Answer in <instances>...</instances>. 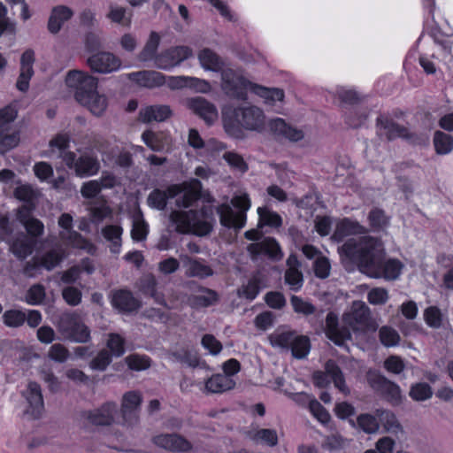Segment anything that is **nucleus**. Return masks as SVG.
Returning a JSON list of instances; mask_svg holds the SVG:
<instances>
[{"label":"nucleus","instance_id":"obj_1","mask_svg":"<svg viewBox=\"0 0 453 453\" xmlns=\"http://www.w3.org/2000/svg\"><path fill=\"white\" fill-rule=\"evenodd\" d=\"M380 245L371 236L349 238L339 250L342 255L356 262L360 271L372 278L395 280L401 273L403 265L397 259L381 262Z\"/></svg>","mask_w":453,"mask_h":453},{"label":"nucleus","instance_id":"obj_2","mask_svg":"<svg viewBox=\"0 0 453 453\" xmlns=\"http://www.w3.org/2000/svg\"><path fill=\"white\" fill-rule=\"evenodd\" d=\"M66 86L74 92L75 100L93 115L102 116L108 107L107 96L98 91V81L88 73L72 70L65 77Z\"/></svg>","mask_w":453,"mask_h":453},{"label":"nucleus","instance_id":"obj_3","mask_svg":"<svg viewBox=\"0 0 453 453\" xmlns=\"http://www.w3.org/2000/svg\"><path fill=\"white\" fill-rule=\"evenodd\" d=\"M170 220L180 234H194L198 236L208 235L213 228V210L211 206H203L201 210L188 211H173Z\"/></svg>","mask_w":453,"mask_h":453},{"label":"nucleus","instance_id":"obj_4","mask_svg":"<svg viewBox=\"0 0 453 453\" xmlns=\"http://www.w3.org/2000/svg\"><path fill=\"white\" fill-rule=\"evenodd\" d=\"M231 203L238 211H234L230 204L222 203L217 207V213L223 226L238 231L243 228L246 224V213L251 206V202L249 196L244 193L234 196Z\"/></svg>","mask_w":453,"mask_h":453},{"label":"nucleus","instance_id":"obj_5","mask_svg":"<svg viewBox=\"0 0 453 453\" xmlns=\"http://www.w3.org/2000/svg\"><path fill=\"white\" fill-rule=\"evenodd\" d=\"M17 111L12 105L0 109V155L14 149L19 142V134L13 122Z\"/></svg>","mask_w":453,"mask_h":453},{"label":"nucleus","instance_id":"obj_6","mask_svg":"<svg viewBox=\"0 0 453 453\" xmlns=\"http://www.w3.org/2000/svg\"><path fill=\"white\" fill-rule=\"evenodd\" d=\"M342 321L354 333L375 330L369 307L362 301H354L349 311L343 313Z\"/></svg>","mask_w":453,"mask_h":453},{"label":"nucleus","instance_id":"obj_7","mask_svg":"<svg viewBox=\"0 0 453 453\" xmlns=\"http://www.w3.org/2000/svg\"><path fill=\"white\" fill-rule=\"evenodd\" d=\"M273 346L291 350L294 357L302 359L307 357L311 349L310 339L296 332H278L270 337Z\"/></svg>","mask_w":453,"mask_h":453},{"label":"nucleus","instance_id":"obj_8","mask_svg":"<svg viewBox=\"0 0 453 453\" xmlns=\"http://www.w3.org/2000/svg\"><path fill=\"white\" fill-rule=\"evenodd\" d=\"M62 160L80 178L94 176L101 168L97 157L91 153H83L77 157L74 152H65Z\"/></svg>","mask_w":453,"mask_h":453},{"label":"nucleus","instance_id":"obj_9","mask_svg":"<svg viewBox=\"0 0 453 453\" xmlns=\"http://www.w3.org/2000/svg\"><path fill=\"white\" fill-rule=\"evenodd\" d=\"M221 88L223 91L230 97L240 100L246 99V88L251 86L250 82L242 76L240 70H234L226 67L221 70Z\"/></svg>","mask_w":453,"mask_h":453},{"label":"nucleus","instance_id":"obj_10","mask_svg":"<svg viewBox=\"0 0 453 453\" xmlns=\"http://www.w3.org/2000/svg\"><path fill=\"white\" fill-rule=\"evenodd\" d=\"M328 377L334 385L344 395L349 394V388L346 385L344 375L340 367L333 360H328L325 365V372H315L312 379L318 388H326L329 384Z\"/></svg>","mask_w":453,"mask_h":453},{"label":"nucleus","instance_id":"obj_11","mask_svg":"<svg viewBox=\"0 0 453 453\" xmlns=\"http://www.w3.org/2000/svg\"><path fill=\"white\" fill-rule=\"evenodd\" d=\"M142 403V395L139 391L132 390L123 395L120 413L124 425L132 426L138 423Z\"/></svg>","mask_w":453,"mask_h":453},{"label":"nucleus","instance_id":"obj_12","mask_svg":"<svg viewBox=\"0 0 453 453\" xmlns=\"http://www.w3.org/2000/svg\"><path fill=\"white\" fill-rule=\"evenodd\" d=\"M118 407L114 402H106L100 407L81 413L82 418L93 426H111L115 421Z\"/></svg>","mask_w":453,"mask_h":453},{"label":"nucleus","instance_id":"obj_13","mask_svg":"<svg viewBox=\"0 0 453 453\" xmlns=\"http://www.w3.org/2000/svg\"><path fill=\"white\" fill-rule=\"evenodd\" d=\"M369 383L376 390L380 391L384 397L393 405H398L403 401L400 387L387 378L373 373L368 378Z\"/></svg>","mask_w":453,"mask_h":453},{"label":"nucleus","instance_id":"obj_14","mask_svg":"<svg viewBox=\"0 0 453 453\" xmlns=\"http://www.w3.org/2000/svg\"><path fill=\"white\" fill-rule=\"evenodd\" d=\"M324 332L330 341L340 347L345 346L346 342L351 339L349 326L343 323L340 325L337 315L332 311L326 317Z\"/></svg>","mask_w":453,"mask_h":453},{"label":"nucleus","instance_id":"obj_15","mask_svg":"<svg viewBox=\"0 0 453 453\" xmlns=\"http://www.w3.org/2000/svg\"><path fill=\"white\" fill-rule=\"evenodd\" d=\"M192 50L188 46H176L162 51L156 58V67L162 70H170L188 59Z\"/></svg>","mask_w":453,"mask_h":453},{"label":"nucleus","instance_id":"obj_16","mask_svg":"<svg viewBox=\"0 0 453 453\" xmlns=\"http://www.w3.org/2000/svg\"><path fill=\"white\" fill-rule=\"evenodd\" d=\"M236 121L248 130L261 131L265 127V115L256 106L242 107L234 111Z\"/></svg>","mask_w":453,"mask_h":453},{"label":"nucleus","instance_id":"obj_17","mask_svg":"<svg viewBox=\"0 0 453 453\" xmlns=\"http://www.w3.org/2000/svg\"><path fill=\"white\" fill-rule=\"evenodd\" d=\"M88 65L92 71L100 73H109L119 69L121 61L112 53L101 51L88 58Z\"/></svg>","mask_w":453,"mask_h":453},{"label":"nucleus","instance_id":"obj_18","mask_svg":"<svg viewBox=\"0 0 453 453\" xmlns=\"http://www.w3.org/2000/svg\"><path fill=\"white\" fill-rule=\"evenodd\" d=\"M22 395L27 403V413L30 414L34 418L41 417L44 411V403L40 385L30 381L27 388L22 392Z\"/></svg>","mask_w":453,"mask_h":453},{"label":"nucleus","instance_id":"obj_19","mask_svg":"<svg viewBox=\"0 0 453 453\" xmlns=\"http://www.w3.org/2000/svg\"><path fill=\"white\" fill-rule=\"evenodd\" d=\"M58 225L62 228L59 233L61 240L74 248H85L86 241L79 233L73 230V217L69 213H63L59 217Z\"/></svg>","mask_w":453,"mask_h":453},{"label":"nucleus","instance_id":"obj_20","mask_svg":"<svg viewBox=\"0 0 453 453\" xmlns=\"http://www.w3.org/2000/svg\"><path fill=\"white\" fill-rule=\"evenodd\" d=\"M35 61V51L28 49L23 52L20 58V71L16 83L19 91L26 92L29 88V81L34 75V63Z\"/></svg>","mask_w":453,"mask_h":453},{"label":"nucleus","instance_id":"obj_21","mask_svg":"<svg viewBox=\"0 0 453 453\" xmlns=\"http://www.w3.org/2000/svg\"><path fill=\"white\" fill-rule=\"evenodd\" d=\"M287 270L285 272V283L292 291H298L303 285V275L301 271V262L295 254L288 256L287 261Z\"/></svg>","mask_w":453,"mask_h":453},{"label":"nucleus","instance_id":"obj_22","mask_svg":"<svg viewBox=\"0 0 453 453\" xmlns=\"http://www.w3.org/2000/svg\"><path fill=\"white\" fill-rule=\"evenodd\" d=\"M180 186L181 187V191L179 193L180 196L176 199L178 207L188 208L200 199L202 183L198 180L194 179Z\"/></svg>","mask_w":453,"mask_h":453},{"label":"nucleus","instance_id":"obj_23","mask_svg":"<svg viewBox=\"0 0 453 453\" xmlns=\"http://www.w3.org/2000/svg\"><path fill=\"white\" fill-rule=\"evenodd\" d=\"M219 300V295L211 288L198 287L188 296L187 303L193 309H201L214 305Z\"/></svg>","mask_w":453,"mask_h":453},{"label":"nucleus","instance_id":"obj_24","mask_svg":"<svg viewBox=\"0 0 453 453\" xmlns=\"http://www.w3.org/2000/svg\"><path fill=\"white\" fill-rule=\"evenodd\" d=\"M128 79L148 88L161 87L165 83V76L163 73L151 70L131 73L128 74Z\"/></svg>","mask_w":453,"mask_h":453},{"label":"nucleus","instance_id":"obj_25","mask_svg":"<svg viewBox=\"0 0 453 453\" xmlns=\"http://www.w3.org/2000/svg\"><path fill=\"white\" fill-rule=\"evenodd\" d=\"M248 251L253 256L267 255L274 260H280L283 257V252L273 238H265L260 242L250 244Z\"/></svg>","mask_w":453,"mask_h":453},{"label":"nucleus","instance_id":"obj_26","mask_svg":"<svg viewBox=\"0 0 453 453\" xmlns=\"http://www.w3.org/2000/svg\"><path fill=\"white\" fill-rule=\"evenodd\" d=\"M73 11L66 5H57L51 9L47 28L52 35H57L61 29L65 22L70 20L73 16Z\"/></svg>","mask_w":453,"mask_h":453},{"label":"nucleus","instance_id":"obj_27","mask_svg":"<svg viewBox=\"0 0 453 453\" xmlns=\"http://www.w3.org/2000/svg\"><path fill=\"white\" fill-rule=\"evenodd\" d=\"M152 441L157 446L171 451H188L191 449L190 442L176 434H159Z\"/></svg>","mask_w":453,"mask_h":453},{"label":"nucleus","instance_id":"obj_28","mask_svg":"<svg viewBox=\"0 0 453 453\" xmlns=\"http://www.w3.org/2000/svg\"><path fill=\"white\" fill-rule=\"evenodd\" d=\"M188 107L199 117L211 124L218 118V111L214 104L207 101L205 98L197 96L188 100Z\"/></svg>","mask_w":453,"mask_h":453},{"label":"nucleus","instance_id":"obj_29","mask_svg":"<svg viewBox=\"0 0 453 453\" xmlns=\"http://www.w3.org/2000/svg\"><path fill=\"white\" fill-rule=\"evenodd\" d=\"M180 191L181 187L178 185L169 186L166 190L156 188L149 195L147 199L148 204L151 208L164 210L166 207L167 199L179 196Z\"/></svg>","mask_w":453,"mask_h":453},{"label":"nucleus","instance_id":"obj_30","mask_svg":"<svg viewBox=\"0 0 453 453\" xmlns=\"http://www.w3.org/2000/svg\"><path fill=\"white\" fill-rule=\"evenodd\" d=\"M111 304L116 309L127 312L136 311L141 306L140 301L126 289H119L112 293Z\"/></svg>","mask_w":453,"mask_h":453},{"label":"nucleus","instance_id":"obj_31","mask_svg":"<svg viewBox=\"0 0 453 453\" xmlns=\"http://www.w3.org/2000/svg\"><path fill=\"white\" fill-rule=\"evenodd\" d=\"M157 281L153 274H145L137 282V288L140 292L152 297L157 304L167 307L165 296L157 290Z\"/></svg>","mask_w":453,"mask_h":453},{"label":"nucleus","instance_id":"obj_32","mask_svg":"<svg viewBox=\"0 0 453 453\" xmlns=\"http://www.w3.org/2000/svg\"><path fill=\"white\" fill-rule=\"evenodd\" d=\"M365 233V227L360 225L358 222L349 219H343L336 225L333 234V239L340 242H342L346 237L363 234Z\"/></svg>","mask_w":453,"mask_h":453},{"label":"nucleus","instance_id":"obj_33","mask_svg":"<svg viewBox=\"0 0 453 453\" xmlns=\"http://www.w3.org/2000/svg\"><path fill=\"white\" fill-rule=\"evenodd\" d=\"M180 257L184 263V266L187 268V276L204 279L213 275L212 268L203 263V261L192 258L188 256H181Z\"/></svg>","mask_w":453,"mask_h":453},{"label":"nucleus","instance_id":"obj_34","mask_svg":"<svg viewBox=\"0 0 453 453\" xmlns=\"http://www.w3.org/2000/svg\"><path fill=\"white\" fill-rule=\"evenodd\" d=\"M269 126L276 135L282 136L291 142H298L304 137L303 130L288 126L282 119H273Z\"/></svg>","mask_w":453,"mask_h":453},{"label":"nucleus","instance_id":"obj_35","mask_svg":"<svg viewBox=\"0 0 453 453\" xmlns=\"http://www.w3.org/2000/svg\"><path fill=\"white\" fill-rule=\"evenodd\" d=\"M197 58L200 65L205 71L221 72L224 68L223 59L212 50L204 48L197 53Z\"/></svg>","mask_w":453,"mask_h":453},{"label":"nucleus","instance_id":"obj_36","mask_svg":"<svg viewBox=\"0 0 453 453\" xmlns=\"http://www.w3.org/2000/svg\"><path fill=\"white\" fill-rule=\"evenodd\" d=\"M377 125L380 134L385 135L388 140L398 137H407L408 135V130L405 127L387 118H378Z\"/></svg>","mask_w":453,"mask_h":453},{"label":"nucleus","instance_id":"obj_37","mask_svg":"<svg viewBox=\"0 0 453 453\" xmlns=\"http://www.w3.org/2000/svg\"><path fill=\"white\" fill-rule=\"evenodd\" d=\"M172 115L168 105H150L141 110L140 119L142 122L164 121Z\"/></svg>","mask_w":453,"mask_h":453},{"label":"nucleus","instance_id":"obj_38","mask_svg":"<svg viewBox=\"0 0 453 453\" xmlns=\"http://www.w3.org/2000/svg\"><path fill=\"white\" fill-rule=\"evenodd\" d=\"M250 90L264 99L265 104L271 107L277 106V103H282L284 91L280 88H269L257 84L250 86Z\"/></svg>","mask_w":453,"mask_h":453},{"label":"nucleus","instance_id":"obj_39","mask_svg":"<svg viewBox=\"0 0 453 453\" xmlns=\"http://www.w3.org/2000/svg\"><path fill=\"white\" fill-rule=\"evenodd\" d=\"M235 386L234 380L227 375L214 374L205 382V390L208 393L220 394L232 389Z\"/></svg>","mask_w":453,"mask_h":453},{"label":"nucleus","instance_id":"obj_40","mask_svg":"<svg viewBox=\"0 0 453 453\" xmlns=\"http://www.w3.org/2000/svg\"><path fill=\"white\" fill-rule=\"evenodd\" d=\"M170 357L176 362L184 364L189 367H203L205 363L201 361L198 353L193 349L182 348L170 354Z\"/></svg>","mask_w":453,"mask_h":453},{"label":"nucleus","instance_id":"obj_41","mask_svg":"<svg viewBox=\"0 0 453 453\" xmlns=\"http://www.w3.org/2000/svg\"><path fill=\"white\" fill-rule=\"evenodd\" d=\"M123 228L119 225H106L102 228V235L109 242L111 252L118 254L122 246Z\"/></svg>","mask_w":453,"mask_h":453},{"label":"nucleus","instance_id":"obj_42","mask_svg":"<svg viewBox=\"0 0 453 453\" xmlns=\"http://www.w3.org/2000/svg\"><path fill=\"white\" fill-rule=\"evenodd\" d=\"M106 18L112 23L122 27H130L132 24L133 12L126 7L116 4H110Z\"/></svg>","mask_w":453,"mask_h":453},{"label":"nucleus","instance_id":"obj_43","mask_svg":"<svg viewBox=\"0 0 453 453\" xmlns=\"http://www.w3.org/2000/svg\"><path fill=\"white\" fill-rule=\"evenodd\" d=\"M160 35L157 32H150L142 50L138 54V59L142 62L154 60V65H156V58L158 55L157 51L160 44Z\"/></svg>","mask_w":453,"mask_h":453},{"label":"nucleus","instance_id":"obj_44","mask_svg":"<svg viewBox=\"0 0 453 453\" xmlns=\"http://www.w3.org/2000/svg\"><path fill=\"white\" fill-rule=\"evenodd\" d=\"M295 400L308 401L310 411L320 423L327 424L330 421V414L315 398L305 393H299L295 395Z\"/></svg>","mask_w":453,"mask_h":453},{"label":"nucleus","instance_id":"obj_45","mask_svg":"<svg viewBox=\"0 0 453 453\" xmlns=\"http://www.w3.org/2000/svg\"><path fill=\"white\" fill-rule=\"evenodd\" d=\"M81 320V317L75 312H65L59 316L56 326L58 333L68 340L69 334L73 332L74 326Z\"/></svg>","mask_w":453,"mask_h":453},{"label":"nucleus","instance_id":"obj_46","mask_svg":"<svg viewBox=\"0 0 453 453\" xmlns=\"http://www.w3.org/2000/svg\"><path fill=\"white\" fill-rule=\"evenodd\" d=\"M376 415L387 432L397 434L402 431L401 425L393 412L387 410H377Z\"/></svg>","mask_w":453,"mask_h":453},{"label":"nucleus","instance_id":"obj_47","mask_svg":"<svg viewBox=\"0 0 453 453\" xmlns=\"http://www.w3.org/2000/svg\"><path fill=\"white\" fill-rule=\"evenodd\" d=\"M433 388L426 382H416L411 385L409 396L415 402H425L432 398Z\"/></svg>","mask_w":453,"mask_h":453},{"label":"nucleus","instance_id":"obj_48","mask_svg":"<svg viewBox=\"0 0 453 453\" xmlns=\"http://www.w3.org/2000/svg\"><path fill=\"white\" fill-rule=\"evenodd\" d=\"M257 214L259 217V226L280 227L282 224L281 217L267 207H258Z\"/></svg>","mask_w":453,"mask_h":453},{"label":"nucleus","instance_id":"obj_49","mask_svg":"<svg viewBox=\"0 0 453 453\" xmlns=\"http://www.w3.org/2000/svg\"><path fill=\"white\" fill-rule=\"evenodd\" d=\"M251 440L264 443L270 447H274L278 444V434L276 430L261 428L257 429L250 434Z\"/></svg>","mask_w":453,"mask_h":453},{"label":"nucleus","instance_id":"obj_50","mask_svg":"<svg viewBox=\"0 0 453 453\" xmlns=\"http://www.w3.org/2000/svg\"><path fill=\"white\" fill-rule=\"evenodd\" d=\"M264 288L262 279L259 275H254L249 280L247 284L243 285L238 291L239 296L250 300L257 297L261 288Z\"/></svg>","mask_w":453,"mask_h":453},{"label":"nucleus","instance_id":"obj_51","mask_svg":"<svg viewBox=\"0 0 453 453\" xmlns=\"http://www.w3.org/2000/svg\"><path fill=\"white\" fill-rule=\"evenodd\" d=\"M434 145L437 154H449L453 150V137L441 131H436L434 135Z\"/></svg>","mask_w":453,"mask_h":453},{"label":"nucleus","instance_id":"obj_52","mask_svg":"<svg viewBox=\"0 0 453 453\" xmlns=\"http://www.w3.org/2000/svg\"><path fill=\"white\" fill-rule=\"evenodd\" d=\"M293 309L297 313L305 316L315 314L318 319H322L323 311L317 312L316 307L309 302L303 301L301 297L293 296L290 299Z\"/></svg>","mask_w":453,"mask_h":453},{"label":"nucleus","instance_id":"obj_53","mask_svg":"<svg viewBox=\"0 0 453 453\" xmlns=\"http://www.w3.org/2000/svg\"><path fill=\"white\" fill-rule=\"evenodd\" d=\"M379 338L381 344L387 348L397 346L401 340L398 332L388 326H383L380 328Z\"/></svg>","mask_w":453,"mask_h":453},{"label":"nucleus","instance_id":"obj_54","mask_svg":"<svg viewBox=\"0 0 453 453\" xmlns=\"http://www.w3.org/2000/svg\"><path fill=\"white\" fill-rule=\"evenodd\" d=\"M10 249L18 258L24 259L33 252L34 245L23 236L14 241Z\"/></svg>","mask_w":453,"mask_h":453},{"label":"nucleus","instance_id":"obj_55","mask_svg":"<svg viewBox=\"0 0 453 453\" xmlns=\"http://www.w3.org/2000/svg\"><path fill=\"white\" fill-rule=\"evenodd\" d=\"M368 220L371 227L374 231L385 228L389 223L388 217L385 214L383 210L379 208H374L369 212Z\"/></svg>","mask_w":453,"mask_h":453},{"label":"nucleus","instance_id":"obj_56","mask_svg":"<svg viewBox=\"0 0 453 453\" xmlns=\"http://www.w3.org/2000/svg\"><path fill=\"white\" fill-rule=\"evenodd\" d=\"M26 313L19 310H8L3 314V321L8 327L21 326L26 321Z\"/></svg>","mask_w":453,"mask_h":453},{"label":"nucleus","instance_id":"obj_57","mask_svg":"<svg viewBox=\"0 0 453 453\" xmlns=\"http://www.w3.org/2000/svg\"><path fill=\"white\" fill-rule=\"evenodd\" d=\"M442 313L437 306H429L424 311V319L428 326L440 328L442 325Z\"/></svg>","mask_w":453,"mask_h":453},{"label":"nucleus","instance_id":"obj_58","mask_svg":"<svg viewBox=\"0 0 453 453\" xmlns=\"http://www.w3.org/2000/svg\"><path fill=\"white\" fill-rule=\"evenodd\" d=\"M90 329L81 320L76 326L73 327V332L69 334V341L87 343L90 341Z\"/></svg>","mask_w":453,"mask_h":453},{"label":"nucleus","instance_id":"obj_59","mask_svg":"<svg viewBox=\"0 0 453 453\" xmlns=\"http://www.w3.org/2000/svg\"><path fill=\"white\" fill-rule=\"evenodd\" d=\"M148 234V225L142 215H136L133 220L131 236L134 241L139 242L146 238Z\"/></svg>","mask_w":453,"mask_h":453},{"label":"nucleus","instance_id":"obj_60","mask_svg":"<svg viewBox=\"0 0 453 453\" xmlns=\"http://www.w3.org/2000/svg\"><path fill=\"white\" fill-rule=\"evenodd\" d=\"M70 140V135L68 134H58L50 141L51 151L53 152L54 150L57 149L59 151V157L62 158V155L65 152H71L68 150Z\"/></svg>","mask_w":453,"mask_h":453},{"label":"nucleus","instance_id":"obj_61","mask_svg":"<svg viewBox=\"0 0 453 453\" xmlns=\"http://www.w3.org/2000/svg\"><path fill=\"white\" fill-rule=\"evenodd\" d=\"M357 422L358 426L367 434H373L379 429L377 418L370 414H361Z\"/></svg>","mask_w":453,"mask_h":453},{"label":"nucleus","instance_id":"obj_62","mask_svg":"<svg viewBox=\"0 0 453 453\" xmlns=\"http://www.w3.org/2000/svg\"><path fill=\"white\" fill-rule=\"evenodd\" d=\"M14 196L20 201L32 203L37 197V192L30 185L23 184L15 188Z\"/></svg>","mask_w":453,"mask_h":453},{"label":"nucleus","instance_id":"obj_63","mask_svg":"<svg viewBox=\"0 0 453 453\" xmlns=\"http://www.w3.org/2000/svg\"><path fill=\"white\" fill-rule=\"evenodd\" d=\"M63 257L64 251L62 249H53L43 256L42 264L46 269L50 270L57 266Z\"/></svg>","mask_w":453,"mask_h":453},{"label":"nucleus","instance_id":"obj_64","mask_svg":"<svg viewBox=\"0 0 453 453\" xmlns=\"http://www.w3.org/2000/svg\"><path fill=\"white\" fill-rule=\"evenodd\" d=\"M45 298V289L42 285H33L26 295V302L32 305H38Z\"/></svg>","mask_w":453,"mask_h":453}]
</instances>
